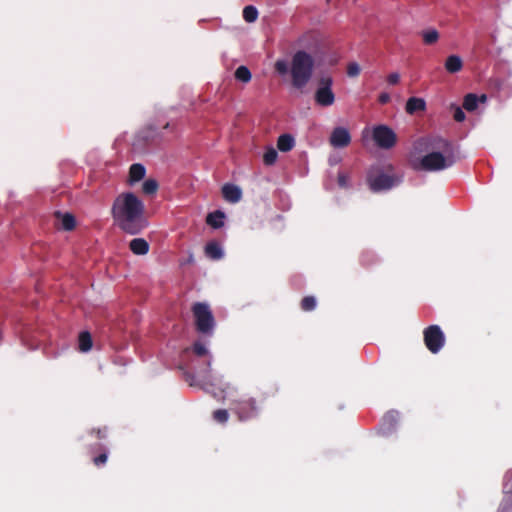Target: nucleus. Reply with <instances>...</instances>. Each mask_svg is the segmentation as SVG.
<instances>
[{
    "instance_id": "1",
    "label": "nucleus",
    "mask_w": 512,
    "mask_h": 512,
    "mask_svg": "<svg viewBox=\"0 0 512 512\" xmlns=\"http://www.w3.org/2000/svg\"><path fill=\"white\" fill-rule=\"evenodd\" d=\"M143 212V202L132 192L120 194L112 207V214L118 226L131 235L140 233L146 227Z\"/></svg>"
},
{
    "instance_id": "2",
    "label": "nucleus",
    "mask_w": 512,
    "mask_h": 512,
    "mask_svg": "<svg viewBox=\"0 0 512 512\" xmlns=\"http://www.w3.org/2000/svg\"><path fill=\"white\" fill-rule=\"evenodd\" d=\"M416 151H426L417 169L425 171H441L452 167L455 163L452 144L441 137L419 139L414 144Z\"/></svg>"
},
{
    "instance_id": "3",
    "label": "nucleus",
    "mask_w": 512,
    "mask_h": 512,
    "mask_svg": "<svg viewBox=\"0 0 512 512\" xmlns=\"http://www.w3.org/2000/svg\"><path fill=\"white\" fill-rule=\"evenodd\" d=\"M401 182L402 176L395 172L390 163H377L367 173L368 186L375 193L389 191Z\"/></svg>"
},
{
    "instance_id": "4",
    "label": "nucleus",
    "mask_w": 512,
    "mask_h": 512,
    "mask_svg": "<svg viewBox=\"0 0 512 512\" xmlns=\"http://www.w3.org/2000/svg\"><path fill=\"white\" fill-rule=\"evenodd\" d=\"M314 70V60L305 51H297L291 61L290 74L292 86L302 90L311 80Z\"/></svg>"
},
{
    "instance_id": "5",
    "label": "nucleus",
    "mask_w": 512,
    "mask_h": 512,
    "mask_svg": "<svg viewBox=\"0 0 512 512\" xmlns=\"http://www.w3.org/2000/svg\"><path fill=\"white\" fill-rule=\"evenodd\" d=\"M192 312L197 331L212 336L216 323L209 305L205 302H197L193 305Z\"/></svg>"
},
{
    "instance_id": "6",
    "label": "nucleus",
    "mask_w": 512,
    "mask_h": 512,
    "mask_svg": "<svg viewBox=\"0 0 512 512\" xmlns=\"http://www.w3.org/2000/svg\"><path fill=\"white\" fill-rule=\"evenodd\" d=\"M333 79L331 76H322L318 81L315 91V102L321 107H329L335 102V94L332 90Z\"/></svg>"
},
{
    "instance_id": "7",
    "label": "nucleus",
    "mask_w": 512,
    "mask_h": 512,
    "mask_svg": "<svg viewBox=\"0 0 512 512\" xmlns=\"http://www.w3.org/2000/svg\"><path fill=\"white\" fill-rule=\"evenodd\" d=\"M232 410L240 421H248L258 416L260 407L254 398H241L233 401Z\"/></svg>"
},
{
    "instance_id": "8",
    "label": "nucleus",
    "mask_w": 512,
    "mask_h": 512,
    "mask_svg": "<svg viewBox=\"0 0 512 512\" xmlns=\"http://www.w3.org/2000/svg\"><path fill=\"white\" fill-rule=\"evenodd\" d=\"M423 336L427 349L433 354H437L445 344V335L438 325L425 328Z\"/></svg>"
},
{
    "instance_id": "9",
    "label": "nucleus",
    "mask_w": 512,
    "mask_h": 512,
    "mask_svg": "<svg viewBox=\"0 0 512 512\" xmlns=\"http://www.w3.org/2000/svg\"><path fill=\"white\" fill-rule=\"evenodd\" d=\"M193 354L197 358H203L204 359V365L205 368L199 367L196 369V374L200 377H202L203 380H208L209 373L211 370V364L213 361V356L210 352V350L207 348L205 344H203L200 341L194 342L192 348H191Z\"/></svg>"
},
{
    "instance_id": "10",
    "label": "nucleus",
    "mask_w": 512,
    "mask_h": 512,
    "mask_svg": "<svg viewBox=\"0 0 512 512\" xmlns=\"http://www.w3.org/2000/svg\"><path fill=\"white\" fill-rule=\"evenodd\" d=\"M372 137L376 145L382 149H390L396 143L395 132L387 125H377L372 129Z\"/></svg>"
},
{
    "instance_id": "11",
    "label": "nucleus",
    "mask_w": 512,
    "mask_h": 512,
    "mask_svg": "<svg viewBox=\"0 0 512 512\" xmlns=\"http://www.w3.org/2000/svg\"><path fill=\"white\" fill-rule=\"evenodd\" d=\"M503 494L504 497L497 512H512V469L504 476Z\"/></svg>"
},
{
    "instance_id": "12",
    "label": "nucleus",
    "mask_w": 512,
    "mask_h": 512,
    "mask_svg": "<svg viewBox=\"0 0 512 512\" xmlns=\"http://www.w3.org/2000/svg\"><path fill=\"white\" fill-rule=\"evenodd\" d=\"M398 421L399 413L397 411L387 412L379 425V433L384 437L391 436L396 431Z\"/></svg>"
},
{
    "instance_id": "13",
    "label": "nucleus",
    "mask_w": 512,
    "mask_h": 512,
    "mask_svg": "<svg viewBox=\"0 0 512 512\" xmlns=\"http://www.w3.org/2000/svg\"><path fill=\"white\" fill-rule=\"evenodd\" d=\"M329 142L334 148H344L351 142V135L345 127H335L330 135Z\"/></svg>"
},
{
    "instance_id": "14",
    "label": "nucleus",
    "mask_w": 512,
    "mask_h": 512,
    "mask_svg": "<svg viewBox=\"0 0 512 512\" xmlns=\"http://www.w3.org/2000/svg\"><path fill=\"white\" fill-rule=\"evenodd\" d=\"M55 216V226L58 229H62L64 231H71L76 226L75 217L71 213H62L60 211H56L54 213Z\"/></svg>"
},
{
    "instance_id": "15",
    "label": "nucleus",
    "mask_w": 512,
    "mask_h": 512,
    "mask_svg": "<svg viewBox=\"0 0 512 512\" xmlns=\"http://www.w3.org/2000/svg\"><path fill=\"white\" fill-rule=\"evenodd\" d=\"M222 194L224 199L230 203H237L242 198L241 188L234 184H225L222 187Z\"/></svg>"
},
{
    "instance_id": "16",
    "label": "nucleus",
    "mask_w": 512,
    "mask_h": 512,
    "mask_svg": "<svg viewBox=\"0 0 512 512\" xmlns=\"http://www.w3.org/2000/svg\"><path fill=\"white\" fill-rule=\"evenodd\" d=\"M487 101V96L485 94H482L481 96H478L474 93H468L465 95L463 100V108L467 112H474L480 103H485Z\"/></svg>"
},
{
    "instance_id": "17",
    "label": "nucleus",
    "mask_w": 512,
    "mask_h": 512,
    "mask_svg": "<svg viewBox=\"0 0 512 512\" xmlns=\"http://www.w3.org/2000/svg\"><path fill=\"white\" fill-rule=\"evenodd\" d=\"M146 175V168L141 163H134L129 168V185H134L135 183L142 180Z\"/></svg>"
},
{
    "instance_id": "18",
    "label": "nucleus",
    "mask_w": 512,
    "mask_h": 512,
    "mask_svg": "<svg viewBox=\"0 0 512 512\" xmlns=\"http://www.w3.org/2000/svg\"><path fill=\"white\" fill-rule=\"evenodd\" d=\"M205 255L214 261L221 260L224 257L223 247L216 241H210L205 246Z\"/></svg>"
},
{
    "instance_id": "19",
    "label": "nucleus",
    "mask_w": 512,
    "mask_h": 512,
    "mask_svg": "<svg viewBox=\"0 0 512 512\" xmlns=\"http://www.w3.org/2000/svg\"><path fill=\"white\" fill-rule=\"evenodd\" d=\"M129 248L135 255H146L149 252L150 245L144 238H133L129 242Z\"/></svg>"
},
{
    "instance_id": "20",
    "label": "nucleus",
    "mask_w": 512,
    "mask_h": 512,
    "mask_svg": "<svg viewBox=\"0 0 512 512\" xmlns=\"http://www.w3.org/2000/svg\"><path fill=\"white\" fill-rule=\"evenodd\" d=\"M445 69L449 73H457L463 68V61L458 55H450L445 61Z\"/></svg>"
},
{
    "instance_id": "21",
    "label": "nucleus",
    "mask_w": 512,
    "mask_h": 512,
    "mask_svg": "<svg viewBox=\"0 0 512 512\" xmlns=\"http://www.w3.org/2000/svg\"><path fill=\"white\" fill-rule=\"evenodd\" d=\"M225 214L224 212L217 210L209 213L206 218V222L214 229H219L224 226Z\"/></svg>"
},
{
    "instance_id": "22",
    "label": "nucleus",
    "mask_w": 512,
    "mask_h": 512,
    "mask_svg": "<svg viewBox=\"0 0 512 512\" xmlns=\"http://www.w3.org/2000/svg\"><path fill=\"white\" fill-rule=\"evenodd\" d=\"M426 108V102L423 98L411 97L407 100L406 111L409 114H414L417 111H423Z\"/></svg>"
},
{
    "instance_id": "23",
    "label": "nucleus",
    "mask_w": 512,
    "mask_h": 512,
    "mask_svg": "<svg viewBox=\"0 0 512 512\" xmlns=\"http://www.w3.org/2000/svg\"><path fill=\"white\" fill-rule=\"evenodd\" d=\"M295 146V139L290 134H282L279 136L277 140V148L281 152H288L292 150Z\"/></svg>"
},
{
    "instance_id": "24",
    "label": "nucleus",
    "mask_w": 512,
    "mask_h": 512,
    "mask_svg": "<svg viewBox=\"0 0 512 512\" xmlns=\"http://www.w3.org/2000/svg\"><path fill=\"white\" fill-rule=\"evenodd\" d=\"M93 346V340L90 332L83 331L78 336V349L81 352H88Z\"/></svg>"
},
{
    "instance_id": "25",
    "label": "nucleus",
    "mask_w": 512,
    "mask_h": 512,
    "mask_svg": "<svg viewBox=\"0 0 512 512\" xmlns=\"http://www.w3.org/2000/svg\"><path fill=\"white\" fill-rule=\"evenodd\" d=\"M251 77V72L246 66H239L235 71V78L243 83L249 82Z\"/></svg>"
},
{
    "instance_id": "26",
    "label": "nucleus",
    "mask_w": 512,
    "mask_h": 512,
    "mask_svg": "<svg viewBox=\"0 0 512 512\" xmlns=\"http://www.w3.org/2000/svg\"><path fill=\"white\" fill-rule=\"evenodd\" d=\"M158 182L155 179H146L142 185V191L146 195H153L158 190Z\"/></svg>"
},
{
    "instance_id": "27",
    "label": "nucleus",
    "mask_w": 512,
    "mask_h": 512,
    "mask_svg": "<svg viewBox=\"0 0 512 512\" xmlns=\"http://www.w3.org/2000/svg\"><path fill=\"white\" fill-rule=\"evenodd\" d=\"M243 18L248 23H253L258 18V11L254 6H246L243 9Z\"/></svg>"
},
{
    "instance_id": "28",
    "label": "nucleus",
    "mask_w": 512,
    "mask_h": 512,
    "mask_svg": "<svg viewBox=\"0 0 512 512\" xmlns=\"http://www.w3.org/2000/svg\"><path fill=\"white\" fill-rule=\"evenodd\" d=\"M423 41L426 44H433L438 41L439 33L436 29H429L422 32Z\"/></svg>"
},
{
    "instance_id": "29",
    "label": "nucleus",
    "mask_w": 512,
    "mask_h": 512,
    "mask_svg": "<svg viewBox=\"0 0 512 512\" xmlns=\"http://www.w3.org/2000/svg\"><path fill=\"white\" fill-rule=\"evenodd\" d=\"M278 157L276 149L272 146L268 147L263 156V161L266 165H273Z\"/></svg>"
},
{
    "instance_id": "30",
    "label": "nucleus",
    "mask_w": 512,
    "mask_h": 512,
    "mask_svg": "<svg viewBox=\"0 0 512 512\" xmlns=\"http://www.w3.org/2000/svg\"><path fill=\"white\" fill-rule=\"evenodd\" d=\"M316 298L313 296H306L301 301V308L304 311H312L316 308Z\"/></svg>"
},
{
    "instance_id": "31",
    "label": "nucleus",
    "mask_w": 512,
    "mask_h": 512,
    "mask_svg": "<svg viewBox=\"0 0 512 512\" xmlns=\"http://www.w3.org/2000/svg\"><path fill=\"white\" fill-rule=\"evenodd\" d=\"M451 109L453 110V118L455 121L463 122L465 120V113L460 106L452 104Z\"/></svg>"
},
{
    "instance_id": "32",
    "label": "nucleus",
    "mask_w": 512,
    "mask_h": 512,
    "mask_svg": "<svg viewBox=\"0 0 512 512\" xmlns=\"http://www.w3.org/2000/svg\"><path fill=\"white\" fill-rule=\"evenodd\" d=\"M213 418L219 423H226L229 418V413L225 409H219L214 411Z\"/></svg>"
},
{
    "instance_id": "33",
    "label": "nucleus",
    "mask_w": 512,
    "mask_h": 512,
    "mask_svg": "<svg viewBox=\"0 0 512 512\" xmlns=\"http://www.w3.org/2000/svg\"><path fill=\"white\" fill-rule=\"evenodd\" d=\"M275 69L281 75H285L290 71L286 60H277L275 63Z\"/></svg>"
},
{
    "instance_id": "34",
    "label": "nucleus",
    "mask_w": 512,
    "mask_h": 512,
    "mask_svg": "<svg viewBox=\"0 0 512 512\" xmlns=\"http://www.w3.org/2000/svg\"><path fill=\"white\" fill-rule=\"evenodd\" d=\"M360 66L358 63L356 62H351L348 64V67H347V75L349 77H357L360 73Z\"/></svg>"
},
{
    "instance_id": "35",
    "label": "nucleus",
    "mask_w": 512,
    "mask_h": 512,
    "mask_svg": "<svg viewBox=\"0 0 512 512\" xmlns=\"http://www.w3.org/2000/svg\"><path fill=\"white\" fill-rule=\"evenodd\" d=\"M338 185L341 188H348L349 187V176L344 172L338 173Z\"/></svg>"
},
{
    "instance_id": "36",
    "label": "nucleus",
    "mask_w": 512,
    "mask_h": 512,
    "mask_svg": "<svg viewBox=\"0 0 512 512\" xmlns=\"http://www.w3.org/2000/svg\"><path fill=\"white\" fill-rule=\"evenodd\" d=\"M386 80L389 85H396L400 81V74L398 72H392L387 76Z\"/></svg>"
},
{
    "instance_id": "37",
    "label": "nucleus",
    "mask_w": 512,
    "mask_h": 512,
    "mask_svg": "<svg viewBox=\"0 0 512 512\" xmlns=\"http://www.w3.org/2000/svg\"><path fill=\"white\" fill-rule=\"evenodd\" d=\"M342 158L339 154H332L329 156L328 162L331 166L337 165L341 162Z\"/></svg>"
},
{
    "instance_id": "38",
    "label": "nucleus",
    "mask_w": 512,
    "mask_h": 512,
    "mask_svg": "<svg viewBox=\"0 0 512 512\" xmlns=\"http://www.w3.org/2000/svg\"><path fill=\"white\" fill-rule=\"evenodd\" d=\"M378 100L381 104H386L390 101V95L386 92H383L379 95Z\"/></svg>"
},
{
    "instance_id": "39",
    "label": "nucleus",
    "mask_w": 512,
    "mask_h": 512,
    "mask_svg": "<svg viewBox=\"0 0 512 512\" xmlns=\"http://www.w3.org/2000/svg\"><path fill=\"white\" fill-rule=\"evenodd\" d=\"M108 459V454L106 452L98 453V463L105 464Z\"/></svg>"
},
{
    "instance_id": "40",
    "label": "nucleus",
    "mask_w": 512,
    "mask_h": 512,
    "mask_svg": "<svg viewBox=\"0 0 512 512\" xmlns=\"http://www.w3.org/2000/svg\"><path fill=\"white\" fill-rule=\"evenodd\" d=\"M229 389H230L229 386H227L225 389L222 390V392H221L223 394L221 396L222 399H226L230 396V392L228 391Z\"/></svg>"
},
{
    "instance_id": "41",
    "label": "nucleus",
    "mask_w": 512,
    "mask_h": 512,
    "mask_svg": "<svg viewBox=\"0 0 512 512\" xmlns=\"http://www.w3.org/2000/svg\"><path fill=\"white\" fill-rule=\"evenodd\" d=\"M194 377H195V376H194L193 374H189V373H187V374H186V378H187V380H188V379H191V380H192V382H190V385H194V382H193Z\"/></svg>"
},
{
    "instance_id": "42",
    "label": "nucleus",
    "mask_w": 512,
    "mask_h": 512,
    "mask_svg": "<svg viewBox=\"0 0 512 512\" xmlns=\"http://www.w3.org/2000/svg\"><path fill=\"white\" fill-rule=\"evenodd\" d=\"M368 133H369V129H368V128H365V129L363 130V136L365 137L366 135H368Z\"/></svg>"
},
{
    "instance_id": "43",
    "label": "nucleus",
    "mask_w": 512,
    "mask_h": 512,
    "mask_svg": "<svg viewBox=\"0 0 512 512\" xmlns=\"http://www.w3.org/2000/svg\"><path fill=\"white\" fill-rule=\"evenodd\" d=\"M93 462L96 463V456L92 458Z\"/></svg>"
}]
</instances>
